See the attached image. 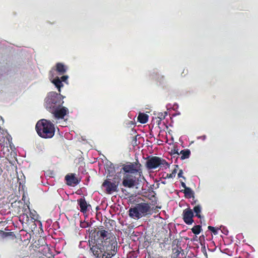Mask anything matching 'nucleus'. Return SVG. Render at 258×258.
<instances>
[{"label": "nucleus", "mask_w": 258, "mask_h": 258, "mask_svg": "<svg viewBox=\"0 0 258 258\" xmlns=\"http://www.w3.org/2000/svg\"><path fill=\"white\" fill-rule=\"evenodd\" d=\"M90 236L96 240L91 250L96 258H111L117 251V242L115 235L110 231L101 228L98 230L89 229Z\"/></svg>", "instance_id": "nucleus-1"}, {"label": "nucleus", "mask_w": 258, "mask_h": 258, "mask_svg": "<svg viewBox=\"0 0 258 258\" xmlns=\"http://www.w3.org/2000/svg\"><path fill=\"white\" fill-rule=\"evenodd\" d=\"M35 128L38 135L43 138H51L54 135V125L47 119L39 120L36 124Z\"/></svg>", "instance_id": "nucleus-2"}, {"label": "nucleus", "mask_w": 258, "mask_h": 258, "mask_svg": "<svg viewBox=\"0 0 258 258\" xmlns=\"http://www.w3.org/2000/svg\"><path fill=\"white\" fill-rule=\"evenodd\" d=\"M63 98L64 97L59 93H57L55 92L49 93L45 99L46 107L53 109L61 106L64 103Z\"/></svg>", "instance_id": "nucleus-3"}, {"label": "nucleus", "mask_w": 258, "mask_h": 258, "mask_svg": "<svg viewBox=\"0 0 258 258\" xmlns=\"http://www.w3.org/2000/svg\"><path fill=\"white\" fill-rule=\"evenodd\" d=\"M122 169L127 174H135V175L138 176L139 180L143 179V180H145L143 174L142 165L138 160H136V161L134 163L123 165Z\"/></svg>", "instance_id": "nucleus-4"}, {"label": "nucleus", "mask_w": 258, "mask_h": 258, "mask_svg": "<svg viewBox=\"0 0 258 258\" xmlns=\"http://www.w3.org/2000/svg\"><path fill=\"white\" fill-rule=\"evenodd\" d=\"M146 167L149 170L154 169L157 167L166 169L169 167V164L163 158L157 156H151L148 158Z\"/></svg>", "instance_id": "nucleus-5"}, {"label": "nucleus", "mask_w": 258, "mask_h": 258, "mask_svg": "<svg viewBox=\"0 0 258 258\" xmlns=\"http://www.w3.org/2000/svg\"><path fill=\"white\" fill-rule=\"evenodd\" d=\"M143 179L139 180L138 176L131 174H126L123 176L122 185L126 187L132 188L142 182Z\"/></svg>", "instance_id": "nucleus-6"}, {"label": "nucleus", "mask_w": 258, "mask_h": 258, "mask_svg": "<svg viewBox=\"0 0 258 258\" xmlns=\"http://www.w3.org/2000/svg\"><path fill=\"white\" fill-rule=\"evenodd\" d=\"M119 183V178L115 177L113 178L112 181L110 179L105 180L102 184V186L105 188L106 193L110 194L117 191Z\"/></svg>", "instance_id": "nucleus-7"}, {"label": "nucleus", "mask_w": 258, "mask_h": 258, "mask_svg": "<svg viewBox=\"0 0 258 258\" xmlns=\"http://www.w3.org/2000/svg\"><path fill=\"white\" fill-rule=\"evenodd\" d=\"M194 216L192 210L190 208L184 209L182 213V218L187 225H190L194 222L193 217Z\"/></svg>", "instance_id": "nucleus-8"}, {"label": "nucleus", "mask_w": 258, "mask_h": 258, "mask_svg": "<svg viewBox=\"0 0 258 258\" xmlns=\"http://www.w3.org/2000/svg\"><path fill=\"white\" fill-rule=\"evenodd\" d=\"M66 183L69 186H75L77 185L81 181V179L76 176L75 173H69L65 176Z\"/></svg>", "instance_id": "nucleus-9"}, {"label": "nucleus", "mask_w": 258, "mask_h": 258, "mask_svg": "<svg viewBox=\"0 0 258 258\" xmlns=\"http://www.w3.org/2000/svg\"><path fill=\"white\" fill-rule=\"evenodd\" d=\"M52 113L55 118L63 119L64 116L69 113V109L66 107H57L53 109Z\"/></svg>", "instance_id": "nucleus-10"}, {"label": "nucleus", "mask_w": 258, "mask_h": 258, "mask_svg": "<svg viewBox=\"0 0 258 258\" xmlns=\"http://www.w3.org/2000/svg\"><path fill=\"white\" fill-rule=\"evenodd\" d=\"M137 206L141 217L146 215L151 211V207L148 203H141L137 204Z\"/></svg>", "instance_id": "nucleus-11"}, {"label": "nucleus", "mask_w": 258, "mask_h": 258, "mask_svg": "<svg viewBox=\"0 0 258 258\" xmlns=\"http://www.w3.org/2000/svg\"><path fill=\"white\" fill-rule=\"evenodd\" d=\"M77 202L80 208V211L83 213H86L88 207L90 206V205L87 203L85 198H80L77 200Z\"/></svg>", "instance_id": "nucleus-12"}, {"label": "nucleus", "mask_w": 258, "mask_h": 258, "mask_svg": "<svg viewBox=\"0 0 258 258\" xmlns=\"http://www.w3.org/2000/svg\"><path fill=\"white\" fill-rule=\"evenodd\" d=\"M128 215L130 217L133 218L140 219L141 218L137 205L135 207L131 208L129 209Z\"/></svg>", "instance_id": "nucleus-13"}, {"label": "nucleus", "mask_w": 258, "mask_h": 258, "mask_svg": "<svg viewBox=\"0 0 258 258\" xmlns=\"http://www.w3.org/2000/svg\"><path fill=\"white\" fill-rule=\"evenodd\" d=\"M55 70L58 73L59 75L64 74L67 70V67L64 66L62 63L58 62L55 65Z\"/></svg>", "instance_id": "nucleus-14"}, {"label": "nucleus", "mask_w": 258, "mask_h": 258, "mask_svg": "<svg viewBox=\"0 0 258 258\" xmlns=\"http://www.w3.org/2000/svg\"><path fill=\"white\" fill-rule=\"evenodd\" d=\"M52 83L55 85V86L57 88L59 93L60 92V89L62 87H63V84L59 79V77H57L54 78L52 81Z\"/></svg>", "instance_id": "nucleus-15"}, {"label": "nucleus", "mask_w": 258, "mask_h": 258, "mask_svg": "<svg viewBox=\"0 0 258 258\" xmlns=\"http://www.w3.org/2000/svg\"><path fill=\"white\" fill-rule=\"evenodd\" d=\"M148 115L143 113H139L138 117V120L141 123H145L148 121Z\"/></svg>", "instance_id": "nucleus-16"}, {"label": "nucleus", "mask_w": 258, "mask_h": 258, "mask_svg": "<svg viewBox=\"0 0 258 258\" xmlns=\"http://www.w3.org/2000/svg\"><path fill=\"white\" fill-rule=\"evenodd\" d=\"M181 154L180 159L181 160H184L185 159H187L189 157L190 155V151L189 149H184L181 150L179 152V155Z\"/></svg>", "instance_id": "nucleus-17"}, {"label": "nucleus", "mask_w": 258, "mask_h": 258, "mask_svg": "<svg viewBox=\"0 0 258 258\" xmlns=\"http://www.w3.org/2000/svg\"><path fill=\"white\" fill-rule=\"evenodd\" d=\"M183 192L187 198H191L194 197V192L190 187L185 188Z\"/></svg>", "instance_id": "nucleus-18"}, {"label": "nucleus", "mask_w": 258, "mask_h": 258, "mask_svg": "<svg viewBox=\"0 0 258 258\" xmlns=\"http://www.w3.org/2000/svg\"><path fill=\"white\" fill-rule=\"evenodd\" d=\"M177 172V170L175 168L172 171L171 173H165L163 174L162 177L164 179L167 178H173L175 176L176 173Z\"/></svg>", "instance_id": "nucleus-19"}, {"label": "nucleus", "mask_w": 258, "mask_h": 258, "mask_svg": "<svg viewBox=\"0 0 258 258\" xmlns=\"http://www.w3.org/2000/svg\"><path fill=\"white\" fill-rule=\"evenodd\" d=\"M202 208L200 205L196 206L194 208V211L196 213V216L199 218H201L202 216L200 214L201 212Z\"/></svg>", "instance_id": "nucleus-20"}, {"label": "nucleus", "mask_w": 258, "mask_h": 258, "mask_svg": "<svg viewBox=\"0 0 258 258\" xmlns=\"http://www.w3.org/2000/svg\"><path fill=\"white\" fill-rule=\"evenodd\" d=\"M191 231L193 233L196 235H198L202 231L201 226L200 225H196L191 228Z\"/></svg>", "instance_id": "nucleus-21"}, {"label": "nucleus", "mask_w": 258, "mask_h": 258, "mask_svg": "<svg viewBox=\"0 0 258 258\" xmlns=\"http://www.w3.org/2000/svg\"><path fill=\"white\" fill-rule=\"evenodd\" d=\"M170 154L173 158H176V159H177V158L179 157V152L178 149L176 148H174L171 150Z\"/></svg>", "instance_id": "nucleus-22"}, {"label": "nucleus", "mask_w": 258, "mask_h": 258, "mask_svg": "<svg viewBox=\"0 0 258 258\" xmlns=\"http://www.w3.org/2000/svg\"><path fill=\"white\" fill-rule=\"evenodd\" d=\"M12 233V232H6L2 230H0V235L3 238H5L9 235H11Z\"/></svg>", "instance_id": "nucleus-23"}, {"label": "nucleus", "mask_w": 258, "mask_h": 258, "mask_svg": "<svg viewBox=\"0 0 258 258\" xmlns=\"http://www.w3.org/2000/svg\"><path fill=\"white\" fill-rule=\"evenodd\" d=\"M208 229L209 230L211 231L214 235H216L218 234V229H216L215 227L211 226H209L208 227Z\"/></svg>", "instance_id": "nucleus-24"}, {"label": "nucleus", "mask_w": 258, "mask_h": 258, "mask_svg": "<svg viewBox=\"0 0 258 258\" xmlns=\"http://www.w3.org/2000/svg\"><path fill=\"white\" fill-rule=\"evenodd\" d=\"M61 82H66V81L68 79V76L67 75H63L60 78H59Z\"/></svg>", "instance_id": "nucleus-25"}, {"label": "nucleus", "mask_w": 258, "mask_h": 258, "mask_svg": "<svg viewBox=\"0 0 258 258\" xmlns=\"http://www.w3.org/2000/svg\"><path fill=\"white\" fill-rule=\"evenodd\" d=\"M182 174H183V171L182 170H180L178 173V178H180V177H182L184 179H185V177L182 176Z\"/></svg>", "instance_id": "nucleus-26"}, {"label": "nucleus", "mask_w": 258, "mask_h": 258, "mask_svg": "<svg viewBox=\"0 0 258 258\" xmlns=\"http://www.w3.org/2000/svg\"><path fill=\"white\" fill-rule=\"evenodd\" d=\"M180 183H181V186H182V187H183L184 189H185V188H188V187H187V186H186V184H185V183L184 182H183V181H180Z\"/></svg>", "instance_id": "nucleus-27"}, {"label": "nucleus", "mask_w": 258, "mask_h": 258, "mask_svg": "<svg viewBox=\"0 0 258 258\" xmlns=\"http://www.w3.org/2000/svg\"><path fill=\"white\" fill-rule=\"evenodd\" d=\"M162 183H163V184H165L166 183L165 182H164V181H162Z\"/></svg>", "instance_id": "nucleus-28"}, {"label": "nucleus", "mask_w": 258, "mask_h": 258, "mask_svg": "<svg viewBox=\"0 0 258 258\" xmlns=\"http://www.w3.org/2000/svg\"><path fill=\"white\" fill-rule=\"evenodd\" d=\"M16 202H14V204H16ZM13 204H14V203L12 204V206H13Z\"/></svg>", "instance_id": "nucleus-29"}]
</instances>
